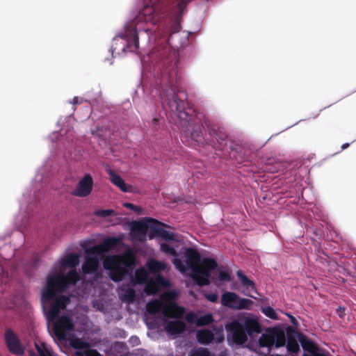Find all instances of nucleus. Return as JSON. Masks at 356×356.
<instances>
[{
    "label": "nucleus",
    "instance_id": "f257e3e1",
    "mask_svg": "<svg viewBox=\"0 0 356 356\" xmlns=\"http://www.w3.org/2000/svg\"><path fill=\"white\" fill-rule=\"evenodd\" d=\"M178 61L175 54H173L170 58L163 60L161 63L162 69L158 77L159 84L162 89L161 97H165L171 111L175 112L185 124H188L187 130L184 131V135L190 137L197 144H204L205 140L202 134V127L190 124V116L186 111L185 102L178 97Z\"/></svg>",
    "mask_w": 356,
    "mask_h": 356
},
{
    "label": "nucleus",
    "instance_id": "f03ea898",
    "mask_svg": "<svg viewBox=\"0 0 356 356\" xmlns=\"http://www.w3.org/2000/svg\"><path fill=\"white\" fill-rule=\"evenodd\" d=\"M79 280V274L75 270H70L67 274L57 272L47 277V286L42 291L41 301L49 321H54L60 311L65 309L70 302L69 297L56 296V293L65 291L69 286L75 285Z\"/></svg>",
    "mask_w": 356,
    "mask_h": 356
},
{
    "label": "nucleus",
    "instance_id": "7ed1b4c3",
    "mask_svg": "<svg viewBox=\"0 0 356 356\" xmlns=\"http://www.w3.org/2000/svg\"><path fill=\"white\" fill-rule=\"evenodd\" d=\"M154 8L152 6H145L136 17L132 24L126 26L124 38L127 41L126 48L130 51L136 52L139 49V38L136 28V24L140 21L151 22L154 13Z\"/></svg>",
    "mask_w": 356,
    "mask_h": 356
},
{
    "label": "nucleus",
    "instance_id": "20e7f679",
    "mask_svg": "<svg viewBox=\"0 0 356 356\" xmlns=\"http://www.w3.org/2000/svg\"><path fill=\"white\" fill-rule=\"evenodd\" d=\"M202 120L208 129L210 136L208 143L216 150H222L227 145L228 138V135L224 128L220 127L204 115H202Z\"/></svg>",
    "mask_w": 356,
    "mask_h": 356
},
{
    "label": "nucleus",
    "instance_id": "39448f33",
    "mask_svg": "<svg viewBox=\"0 0 356 356\" xmlns=\"http://www.w3.org/2000/svg\"><path fill=\"white\" fill-rule=\"evenodd\" d=\"M218 266L216 261L211 258H204L194 270L192 276L196 284L200 286H207L210 284L209 277L211 271Z\"/></svg>",
    "mask_w": 356,
    "mask_h": 356
},
{
    "label": "nucleus",
    "instance_id": "423d86ee",
    "mask_svg": "<svg viewBox=\"0 0 356 356\" xmlns=\"http://www.w3.org/2000/svg\"><path fill=\"white\" fill-rule=\"evenodd\" d=\"M103 266L108 271L110 278L115 282L122 281L129 274V269L122 266L115 257H107L104 260Z\"/></svg>",
    "mask_w": 356,
    "mask_h": 356
},
{
    "label": "nucleus",
    "instance_id": "0eeeda50",
    "mask_svg": "<svg viewBox=\"0 0 356 356\" xmlns=\"http://www.w3.org/2000/svg\"><path fill=\"white\" fill-rule=\"evenodd\" d=\"M51 322L53 324L54 333L56 337L60 340L65 339L67 337V334L74 330V326L72 320L66 315L56 318Z\"/></svg>",
    "mask_w": 356,
    "mask_h": 356
},
{
    "label": "nucleus",
    "instance_id": "6e6552de",
    "mask_svg": "<svg viewBox=\"0 0 356 356\" xmlns=\"http://www.w3.org/2000/svg\"><path fill=\"white\" fill-rule=\"evenodd\" d=\"M149 220L152 222V225H149V238L150 239L154 236H158L168 241H179L176 234L170 232L161 227V225H164L163 223H161L152 218H149Z\"/></svg>",
    "mask_w": 356,
    "mask_h": 356
},
{
    "label": "nucleus",
    "instance_id": "1a4fd4ad",
    "mask_svg": "<svg viewBox=\"0 0 356 356\" xmlns=\"http://www.w3.org/2000/svg\"><path fill=\"white\" fill-rule=\"evenodd\" d=\"M4 340L8 350L15 355L24 354V348L17 335L10 328H7L4 334Z\"/></svg>",
    "mask_w": 356,
    "mask_h": 356
},
{
    "label": "nucleus",
    "instance_id": "9d476101",
    "mask_svg": "<svg viewBox=\"0 0 356 356\" xmlns=\"http://www.w3.org/2000/svg\"><path fill=\"white\" fill-rule=\"evenodd\" d=\"M119 242L120 240L117 238L108 237L104 239V241L99 245L85 248V253L102 255L115 249Z\"/></svg>",
    "mask_w": 356,
    "mask_h": 356
},
{
    "label": "nucleus",
    "instance_id": "9b49d317",
    "mask_svg": "<svg viewBox=\"0 0 356 356\" xmlns=\"http://www.w3.org/2000/svg\"><path fill=\"white\" fill-rule=\"evenodd\" d=\"M93 188V179L90 174H86L78 182L72 195L76 197H84L89 195Z\"/></svg>",
    "mask_w": 356,
    "mask_h": 356
},
{
    "label": "nucleus",
    "instance_id": "f8f14e48",
    "mask_svg": "<svg viewBox=\"0 0 356 356\" xmlns=\"http://www.w3.org/2000/svg\"><path fill=\"white\" fill-rule=\"evenodd\" d=\"M227 328L232 332V340L236 344H243L247 340V332L243 324L234 321L227 325Z\"/></svg>",
    "mask_w": 356,
    "mask_h": 356
},
{
    "label": "nucleus",
    "instance_id": "ddd939ff",
    "mask_svg": "<svg viewBox=\"0 0 356 356\" xmlns=\"http://www.w3.org/2000/svg\"><path fill=\"white\" fill-rule=\"evenodd\" d=\"M186 264L188 268L193 272L202 261L200 252L192 248H187L184 251Z\"/></svg>",
    "mask_w": 356,
    "mask_h": 356
},
{
    "label": "nucleus",
    "instance_id": "4468645a",
    "mask_svg": "<svg viewBox=\"0 0 356 356\" xmlns=\"http://www.w3.org/2000/svg\"><path fill=\"white\" fill-rule=\"evenodd\" d=\"M160 249L161 252H164L167 255L175 257L172 262L175 266L181 273L186 271V266L184 264L182 261L177 258L178 253L177 250L170 245L165 243H161Z\"/></svg>",
    "mask_w": 356,
    "mask_h": 356
},
{
    "label": "nucleus",
    "instance_id": "2eb2a0df",
    "mask_svg": "<svg viewBox=\"0 0 356 356\" xmlns=\"http://www.w3.org/2000/svg\"><path fill=\"white\" fill-rule=\"evenodd\" d=\"M97 254L86 253L85 261L82 265V271L84 274H90L97 270L99 267V258Z\"/></svg>",
    "mask_w": 356,
    "mask_h": 356
},
{
    "label": "nucleus",
    "instance_id": "dca6fc26",
    "mask_svg": "<svg viewBox=\"0 0 356 356\" xmlns=\"http://www.w3.org/2000/svg\"><path fill=\"white\" fill-rule=\"evenodd\" d=\"M108 174L109 175V180L111 182L121 191L124 193L132 192V186L127 184L121 176L115 172V170L110 169L108 170Z\"/></svg>",
    "mask_w": 356,
    "mask_h": 356
},
{
    "label": "nucleus",
    "instance_id": "f3484780",
    "mask_svg": "<svg viewBox=\"0 0 356 356\" xmlns=\"http://www.w3.org/2000/svg\"><path fill=\"white\" fill-rule=\"evenodd\" d=\"M239 299L240 296L236 293L226 291L222 294L220 302L223 306L236 310Z\"/></svg>",
    "mask_w": 356,
    "mask_h": 356
},
{
    "label": "nucleus",
    "instance_id": "a211bd4d",
    "mask_svg": "<svg viewBox=\"0 0 356 356\" xmlns=\"http://www.w3.org/2000/svg\"><path fill=\"white\" fill-rule=\"evenodd\" d=\"M287 339H286V348L289 352L296 353L299 351L300 347L297 341L296 337L298 332L292 327H289L286 329Z\"/></svg>",
    "mask_w": 356,
    "mask_h": 356
},
{
    "label": "nucleus",
    "instance_id": "6ab92c4d",
    "mask_svg": "<svg viewBox=\"0 0 356 356\" xmlns=\"http://www.w3.org/2000/svg\"><path fill=\"white\" fill-rule=\"evenodd\" d=\"M165 329L170 335H179L186 331V325L181 321H169L166 322Z\"/></svg>",
    "mask_w": 356,
    "mask_h": 356
},
{
    "label": "nucleus",
    "instance_id": "aec40b11",
    "mask_svg": "<svg viewBox=\"0 0 356 356\" xmlns=\"http://www.w3.org/2000/svg\"><path fill=\"white\" fill-rule=\"evenodd\" d=\"M120 265L126 268L131 269L136 264V257L131 250L126 251L122 256L113 255Z\"/></svg>",
    "mask_w": 356,
    "mask_h": 356
},
{
    "label": "nucleus",
    "instance_id": "412c9836",
    "mask_svg": "<svg viewBox=\"0 0 356 356\" xmlns=\"http://www.w3.org/2000/svg\"><path fill=\"white\" fill-rule=\"evenodd\" d=\"M184 308L178 306L175 303L165 305L163 308V314L170 318H181L184 315Z\"/></svg>",
    "mask_w": 356,
    "mask_h": 356
},
{
    "label": "nucleus",
    "instance_id": "4be33fe9",
    "mask_svg": "<svg viewBox=\"0 0 356 356\" xmlns=\"http://www.w3.org/2000/svg\"><path fill=\"white\" fill-rule=\"evenodd\" d=\"M79 264V255L78 254L69 253L63 257L60 261L61 268L68 266L72 268V270H76L74 268Z\"/></svg>",
    "mask_w": 356,
    "mask_h": 356
},
{
    "label": "nucleus",
    "instance_id": "5701e85b",
    "mask_svg": "<svg viewBox=\"0 0 356 356\" xmlns=\"http://www.w3.org/2000/svg\"><path fill=\"white\" fill-rule=\"evenodd\" d=\"M243 327L248 334L252 335L253 333L261 332V327L258 321L254 318H248L245 320Z\"/></svg>",
    "mask_w": 356,
    "mask_h": 356
},
{
    "label": "nucleus",
    "instance_id": "b1692460",
    "mask_svg": "<svg viewBox=\"0 0 356 356\" xmlns=\"http://www.w3.org/2000/svg\"><path fill=\"white\" fill-rule=\"evenodd\" d=\"M146 266L149 272L153 274H159L167 268V265L164 262L153 259L147 261Z\"/></svg>",
    "mask_w": 356,
    "mask_h": 356
},
{
    "label": "nucleus",
    "instance_id": "393cba45",
    "mask_svg": "<svg viewBox=\"0 0 356 356\" xmlns=\"http://www.w3.org/2000/svg\"><path fill=\"white\" fill-rule=\"evenodd\" d=\"M197 341L204 345L209 344L214 339V334L210 330H199L196 334Z\"/></svg>",
    "mask_w": 356,
    "mask_h": 356
},
{
    "label": "nucleus",
    "instance_id": "a878e982",
    "mask_svg": "<svg viewBox=\"0 0 356 356\" xmlns=\"http://www.w3.org/2000/svg\"><path fill=\"white\" fill-rule=\"evenodd\" d=\"M149 279V274L145 268L140 267L136 270L134 277L132 278L131 282L139 285L144 284Z\"/></svg>",
    "mask_w": 356,
    "mask_h": 356
},
{
    "label": "nucleus",
    "instance_id": "bb28decb",
    "mask_svg": "<svg viewBox=\"0 0 356 356\" xmlns=\"http://www.w3.org/2000/svg\"><path fill=\"white\" fill-rule=\"evenodd\" d=\"M120 296L121 299L127 302H132L136 298V291L129 286H122L120 288Z\"/></svg>",
    "mask_w": 356,
    "mask_h": 356
},
{
    "label": "nucleus",
    "instance_id": "cd10ccee",
    "mask_svg": "<svg viewBox=\"0 0 356 356\" xmlns=\"http://www.w3.org/2000/svg\"><path fill=\"white\" fill-rule=\"evenodd\" d=\"M272 336H273L274 345L277 348L282 347L286 343V336L283 330L274 328L272 330Z\"/></svg>",
    "mask_w": 356,
    "mask_h": 356
},
{
    "label": "nucleus",
    "instance_id": "c85d7f7f",
    "mask_svg": "<svg viewBox=\"0 0 356 356\" xmlns=\"http://www.w3.org/2000/svg\"><path fill=\"white\" fill-rule=\"evenodd\" d=\"M236 275L238 278L240 280L241 284L246 288H250L252 290L257 291L255 288L254 282L250 280L242 270H238L236 271Z\"/></svg>",
    "mask_w": 356,
    "mask_h": 356
},
{
    "label": "nucleus",
    "instance_id": "c756f323",
    "mask_svg": "<svg viewBox=\"0 0 356 356\" xmlns=\"http://www.w3.org/2000/svg\"><path fill=\"white\" fill-rule=\"evenodd\" d=\"M164 305L163 302L159 300H154L150 301L147 305V310L149 313L156 314L161 311L163 312Z\"/></svg>",
    "mask_w": 356,
    "mask_h": 356
},
{
    "label": "nucleus",
    "instance_id": "7c9ffc66",
    "mask_svg": "<svg viewBox=\"0 0 356 356\" xmlns=\"http://www.w3.org/2000/svg\"><path fill=\"white\" fill-rule=\"evenodd\" d=\"M144 284H145L144 293L148 296L156 295L159 291L158 286L152 278H149Z\"/></svg>",
    "mask_w": 356,
    "mask_h": 356
},
{
    "label": "nucleus",
    "instance_id": "2f4dec72",
    "mask_svg": "<svg viewBox=\"0 0 356 356\" xmlns=\"http://www.w3.org/2000/svg\"><path fill=\"white\" fill-rule=\"evenodd\" d=\"M259 344L261 347L270 348L273 346L274 345V339L272 333L270 334H263L259 339Z\"/></svg>",
    "mask_w": 356,
    "mask_h": 356
},
{
    "label": "nucleus",
    "instance_id": "473e14b6",
    "mask_svg": "<svg viewBox=\"0 0 356 356\" xmlns=\"http://www.w3.org/2000/svg\"><path fill=\"white\" fill-rule=\"evenodd\" d=\"M213 321V317L212 314L208 313L200 317H198L197 319V326H205L212 323Z\"/></svg>",
    "mask_w": 356,
    "mask_h": 356
},
{
    "label": "nucleus",
    "instance_id": "72a5a7b5",
    "mask_svg": "<svg viewBox=\"0 0 356 356\" xmlns=\"http://www.w3.org/2000/svg\"><path fill=\"white\" fill-rule=\"evenodd\" d=\"M149 226L143 222H135L133 226V231L139 234L145 235Z\"/></svg>",
    "mask_w": 356,
    "mask_h": 356
},
{
    "label": "nucleus",
    "instance_id": "f704fd0d",
    "mask_svg": "<svg viewBox=\"0 0 356 356\" xmlns=\"http://www.w3.org/2000/svg\"><path fill=\"white\" fill-rule=\"evenodd\" d=\"M237 305V309H250L254 302L252 300L247 298H242L240 297L239 302Z\"/></svg>",
    "mask_w": 356,
    "mask_h": 356
},
{
    "label": "nucleus",
    "instance_id": "c9c22d12",
    "mask_svg": "<svg viewBox=\"0 0 356 356\" xmlns=\"http://www.w3.org/2000/svg\"><path fill=\"white\" fill-rule=\"evenodd\" d=\"M189 356H211V353L206 348H198L191 350Z\"/></svg>",
    "mask_w": 356,
    "mask_h": 356
},
{
    "label": "nucleus",
    "instance_id": "e433bc0d",
    "mask_svg": "<svg viewBox=\"0 0 356 356\" xmlns=\"http://www.w3.org/2000/svg\"><path fill=\"white\" fill-rule=\"evenodd\" d=\"M94 214L96 216L106 218L110 216L116 215V212L113 209H99L95 211Z\"/></svg>",
    "mask_w": 356,
    "mask_h": 356
},
{
    "label": "nucleus",
    "instance_id": "4c0bfd02",
    "mask_svg": "<svg viewBox=\"0 0 356 356\" xmlns=\"http://www.w3.org/2000/svg\"><path fill=\"white\" fill-rule=\"evenodd\" d=\"M261 312L264 313L265 316L270 318L273 320H277V314L275 312V311L273 309V307L268 306L266 307H263L261 309Z\"/></svg>",
    "mask_w": 356,
    "mask_h": 356
},
{
    "label": "nucleus",
    "instance_id": "58836bf2",
    "mask_svg": "<svg viewBox=\"0 0 356 356\" xmlns=\"http://www.w3.org/2000/svg\"><path fill=\"white\" fill-rule=\"evenodd\" d=\"M154 282L159 287V290L160 289V287H168L170 286L169 282L165 279L162 275L158 274L155 279L154 280Z\"/></svg>",
    "mask_w": 356,
    "mask_h": 356
},
{
    "label": "nucleus",
    "instance_id": "ea45409f",
    "mask_svg": "<svg viewBox=\"0 0 356 356\" xmlns=\"http://www.w3.org/2000/svg\"><path fill=\"white\" fill-rule=\"evenodd\" d=\"M192 0H177V8L179 11V15H182L184 9Z\"/></svg>",
    "mask_w": 356,
    "mask_h": 356
},
{
    "label": "nucleus",
    "instance_id": "a19ab883",
    "mask_svg": "<svg viewBox=\"0 0 356 356\" xmlns=\"http://www.w3.org/2000/svg\"><path fill=\"white\" fill-rule=\"evenodd\" d=\"M218 278L221 282H229L231 280V275L227 271L220 270Z\"/></svg>",
    "mask_w": 356,
    "mask_h": 356
},
{
    "label": "nucleus",
    "instance_id": "79ce46f5",
    "mask_svg": "<svg viewBox=\"0 0 356 356\" xmlns=\"http://www.w3.org/2000/svg\"><path fill=\"white\" fill-rule=\"evenodd\" d=\"M197 315L194 312H189L186 316V320L190 323H195L197 324Z\"/></svg>",
    "mask_w": 356,
    "mask_h": 356
},
{
    "label": "nucleus",
    "instance_id": "37998d69",
    "mask_svg": "<svg viewBox=\"0 0 356 356\" xmlns=\"http://www.w3.org/2000/svg\"><path fill=\"white\" fill-rule=\"evenodd\" d=\"M124 206L135 212L139 213L142 211V208L139 206H136L132 203H124Z\"/></svg>",
    "mask_w": 356,
    "mask_h": 356
},
{
    "label": "nucleus",
    "instance_id": "c03bdc74",
    "mask_svg": "<svg viewBox=\"0 0 356 356\" xmlns=\"http://www.w3.org/2000/svg\"><path fill=\"white\" fill-rule=\"evenodd\" d=\"M204 297L207 298V300L211 302H216L218 300V295L216 293H204Z\"/></svg>",
    "mask_w": 356,
    "mask_h": 356
},
{
    "label": "nucleus",
    "instance_id": "a18cd8bd",
    "mask_svg": "<svg viewBox=\"0 0 356 356\" xmlns=\"http://www.w3.org/2000/svg\"><path fill=\"white\" fill-rule=\"evenodd\" d=\"M337 313L340 318H343L345 316V309L341 307H339L337 309Z\"/></svg>",
    "mask_w": 356,
    "mask_h": 356
},
{
    "label": "nucleus",
    "instance_id": "49530a36",
    "mask_svg": "<svg viewBox=\"0 0 356 356\" xmlns=\"http://www.w3.org/2000/svg\"><path fill=\"white\" fill-rule=\"evenodd\" d=\"M288 316L290 318L291 323L292 324H293L294 325L297 326L298 325V321H297L296 318L294 316H293L292 315H291V314H288Z\"/></svg>",
    "mask_w": 356,
    "mask_h": 356
},
{
    "label": "nucleus",
    "instance_id": "de8ad7c7",
    "mask_svg": "<svg viewBox=\"0 0 356 356\" xmlns=\"http://www.w3.org/2000/svg\"><path fill=\"white\" fill-rule=\"evenodd\" d=\"M81 101L79 100V97H75L73 98L72 104L74 105H79V104H81Z\"/></svg>",
    "mask_w": 356,
    "mask_h": 356
},
{
    "label": "nucleus",
    "instance_id": "09e8293b",
    "mask_svg": "<svg viewBox=\"0 0 356 356\" xmlns=\"http://www.w3.org/2000/svg\"><path fill=\"white\" fill-rule=\"evenodd\" d=\"M349 146H350V143H346L341 145V149H345L348 148Z\"/></svg>",
    "mask_w": 356,
    "mask_h": 356
},
{
    "label": "nucleus",
    "instance_id": "8fccbe9b",
    "mask_svg": "<svg viewBox=\"0 0 356 356\" xmlns=\"http://www.w3.org/2000/svg\"><path fill=\"white\" fill-rule=\"evenodd\" d=\"M246 296H248L250 297H252V298H254V296H252V295H250V294H245Z\"/></svg>",
    "mask_w": 356,
    "mask_h": 356
},
{
    "label": "nucleus",
    "instance_id": "3c124183",
    "mask_svg": "<svg viewBox=\"0 0 356 356\" xmlns=\"http://www.w3.org/2000/svg\"><path fill=\"white\" fill-rule=\"evenodd\" d=\"M300 341H301V343L302 344V346L305 348V344L303 343V342H302V341L301 339H300Z\"/></svg>",
    "mask_w": 356,
    "mask_h": 356
},
{
    "label": "nucleus",
    "instance_id": "603ef678",
    "mask_svg": "<svg viewBox=\"0 0 356 356\" xmlns=\"http://www.w3.org/2000/svg\"><path fill=\"white\" fill-rule=\"evenodd\" d=\"M198 118H199V120H202V117H201V115H200V116L198 117Z\"/></svg>",
    "mask_w": 356,
    "mask_h": 356
},
{
    "label": "nucleus",
    "instance_id": "864d4df0",
    "mask_svg": "<svg viewBox=\"0 0 356 356\" xmlns=\"http://www.w3.org/2000/svg\"><path fill=\"white\" fill-rule=\"evenodd\" d=\"M95 131H92V134H95Z\"/></svg>",
    "mask_w": 356,
    "mask_h": 356
}]
</instances>
